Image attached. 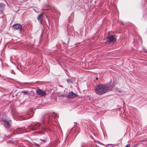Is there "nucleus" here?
<instances>
[{
  "label": "nucleus",
  "mask_w": 147,
  "mask_h": 147,
  "mask_svg": "<svg viewBox=\"0 0 147 147\" xmlns=\"http://www.w3.org/2000/svg\"><path fill=\"white\" fill-rule=\"evenodd\" d=\"M111 83L112 81L111 80L107 83L97 85L94 88L95 92L97 94L102 95L112 90L114 85L113 84H111Z\"/></svg>",
  "instance_id": "f257e3e1"
},
{
  "label": "nucleus",
  "mask_w": 147,
  "mask_h": 147,
  "mask_svg": "<svg viewBox=\"0 0 147 147\" xmlns=\"http://www.w3.org/2000/svg\"><path fill=\"white\" fill-rule=\"evenodd\" d=\"M53 116L52 113L46 114L42 117L40 119L41 121L43 124H48L49 125H51L53 121L52 119Z\"/></svg>",
  "instance_id": "f03ea898"
},
{
  "label": "nucleus",
  "mask_w": 147,
  "mask_h": 147,
  "mask_svg": "<svg viewBox=\"0 0 147 147\" xmlns=\"http://www.w3.org/2000/svg\"><path fill=\"white\" fill-rule=\"evenodd\" d=\"M7 116L6 114H4L3 117L0 120V122L6 129L9 128L12 124L11 120L9 118H7Z\"/></svg>",
  "instance_id": "7ed1b4c3"
},
{
  "label": "nucleus",
  "mask_w": 147,
  "mask_h": 147,
  "mask_svg": "<svg viewBox=\"0 0 147 147\" xmlns=\"http://www.w3.org/2000/svg\"><path fill=\"white\" fill-rule=\"evenodd\" d=\"M69 135L67 137L68 140L70 142H72L79 132V129L77 127H73L71 129Z\"/></svg>",
  "instance_id": "20e7f679"
},
{
  "label": "nucleus",
  "mask_w": 147,
  "mask_h": 147,
  "mask_svg": "<svg viewBox=\"0 0 147 147\" xmlns=\"http://www.w3.org/2000/svg\"><path fill=\"white\" fill-rule=\"evenodd\" d=\"M41 125L40 123L38 122H35L29 125V129L31 131L37 130Z\"/></svg>",
  "instance_id": "39448f33"
},
{
  "label": "nucleus",
  "mask_w": 147,
  "mask_h": 147,
  "mask_svg": "<svg viewBox=\"0 0 147 147\" xmlns=\"http://www.w3.org/2000/svg\"><path fill=\"white\" fill-rule=\"evenodd\" d=\"M47 6L48 7L47 9H45L46 10H49L51 9V11L53 12V13L54 14H55L57 17H59L60 16V13L58 11L55 7H50V6L47 4Z\"/></svg>",
  "instance_id": "423d86ee"
},
{
  "label": "nucleus",
  "mask_w": 147,
  "mask_h": 147,
  "mask_svg": "<svg viewBox=\"0 0 147 147\" xmlns=\"http://www.w3.org/2000/svg\"><path fill=\"white\" fill-rule=\"evenodd\" d=\"M45 126H42L41 127L39 128V131H36V133L39 134L44 135L45 134V131H47L50 130V129Z\"/></svg>",
  "instance_id": "0eeeda50"
},
{
  "label": "nucleus",
  "mask_w": 147,
  "mask_h": 147,
  "mask_svg": "<svg viewBox=\"0 0 147 147\" xmlns=\"http://www.w3.org/2000/svg\"><path fill=\"white\" fill-rule=\"evenodd\" d=\"M116 40L115 36L113 35L109 36L107 39V42L109 43H114Z\"/></svg>",
  "instance_id": "6e6552de"
},
{
  "label": "nucleus",
  "mask_w": 147,
  "mask_h": 147,
  "mask_svg": "<svg viewBox=\"0 0 147 147\" xmlns=\"http://www.w3.org/2000/svg\"><path fill=\"white\" fill-rule=\"evenodd\" d=\"M34 112L32 110H30L27 113V114L28 116H25L22 117V120H24L31 117L33 115Z\"/></svg>",
  "instance_id": "1a4fd4ad"
},
{
  "label": "nucleus",
  "mask_w": 147,
  "mask_h": 147,
  "mask_svg": "<svg viewBox=\"0 0 147 147\" xmlns=\"http://www.w3.org/2000/svg\"><path fill=\"white\" fill-rule=\"evenodd\" d=\"M92 142H89L87 144L84 142L82 143L81 147H93Z\"/></svg>",
  "instance_id": "9d476101"
},
{
  "label": "nucleus",
  "mask_w": 147,
  "mask_h": 147,
  "mask_svg": "<svg viewBox=\"0 0 147 147\" xmlns=\"http://www.w3.org/2000/svg\"><path fill=\"white\" fill-rule=\"evenodd\" d=\"M67 96L69 98H73L78 96V95L76 93H74L72 91H71L68 93Z\"/></svg>",
  "instance_id": "9b49d317"
},
{
  "label": "nucleus",
  "mask_w": 147,
  "mask_h": 147,
  "mask_svg": "<svg viewBox=\"0 0 147 147\" xmlns=\"http://www.w3.org/2000/svg\"><path fill=\"white\" fill-rule=\"evenodd\" d=\"M36 92L38 94L42 96H45L46 94V93L45 91L40 89L36 90Z\"/></svg>",
  "instance_id": "f8f14e48"
},
{
  "label": "nucleus",
  "mask_w": 147,
  "mask_h": 147,
  "mask_svg": "<svg viewBox=\"0 0 147 147\" xmlns=\"http://www.w3.org/2000/svg\"><path fill=\"white\" fill-rule=\"evenodd\" d=\"M21 27V25L18 24H14L12 26V27L14 30H18L19 28L21 31L22 30Z\"/></svg>",
  "instance_id": "ddd939ff"
},
{
  "label": "nucleus",
  "mask_w": 147,
  "mask_h": 147,
  "mask_svg": "<svg viewBox=\"0 0 147 147\" xmlns=\"http://www.w3.org/2000/svg\"><path fill=\"white\" fill-rule=\"evenodd\" d=\"M43 17V15L41 13L39 15H38V18L37 19L39 21V22L42 25V18Z\"/></svg>",
  "instance_id": "4468645a"
},
{
  "label": "nucleus",
  "mask_w": 147,
  "mask_h": 147,
  "mask_svg": "<svg viewBox=\"0 0 147 147\" xmlns=\"http://www.w3.org/2000/svg\"><path fill=\"white\" fill-rule=\"evenodd\" d=\"M47 136H45L43 138V139H40V140L42 142H40V144H42L44 143H46L47 140Z\"/></svg>",
  "instance_id": "2eb2a0df"
},
{
  "label": "nucleus",
  "mask_w": 147,
  "mask_h": 147,
  "mask_svg": "<svg viewBox=\"0 0 147 147\" xmlns=\"http://www.w3.org/2000/svg\"><path fill=\"white\" fill-rule=\"evenodd\" d=\"M74 18V15L72 14H71V16L69 17L68 21L69 22H71L73 20Z\"/></svg>",
  "instance_id": "dca6fc26"
},
{
  "label": "nucleus",
  "mask_w": 147,
  "mask_h": 147,
  "mask_svg": "<svg viewBox=\"0 0 147 147\" xmlns=\"http://www.w3.org/2000/svg\"><path fill=\"white\" fill-rule=\"evenodd\" d=\"M74 27L73 26H71L70 29L68 27L67 29V31L68 32L67 34L68 35L69 34V32L72 31Z\"/></svg>",
  "instance_id": "f3484780"
},
{
  "label": "nucleus",
  "mask_w": 147,
  "mask_h": 147,
  "mask_svg": "<svg viewBox=\"0 0 147 147\" xmlns=\"http://www.w3.org/2000/svg\"><path fill=\"white\" fill-rule=\"evenodd\" d=\"M28 92V91L27 90H23L22 91V93H23L24 95H26Z\"/></svg>",
  "instance_id": "a211bd4d"
},
{
  "label": "nucleus",
  "mask_w": 147,
  "mask_h": 147,
  "mask_svg": "<svg viewBox=\"0 0 147 147\" xmlns=\"http://www.w3.org/2000/svg\"><path fill=\"white\" fill-rule=\"evenodd\" d=\"M11 135H9L8 136H5L4 137V139H5L7 138V139H8L9 138H10L11 137Z\"/></svg>",
  "instance_id": "6ab92c4d"
},
{
  "label": "nucleus",
  "mask_w": 147,
  "mask_h": 147,
  "mask_svg": "<svg viewBox=\"0 0 147 147\" xmlns=\"http://www.w3.org/2000/svg\"><path fill=\"white\" fill-rule=\"evenodd\" d=\"M59 97L62 96V97H67V95H65L64 94H61L59 95Z\"/></svg>",
  "instance_id": "aec40b11"
},
{
  "label": "nucleus",
  "mask_w": 147,
  "mask_h": 147,
  "mask_svg": "<svg viewBox=\"0 0 147 147\" xmlns=\"http://www.w3.org/2000/svg\"><path fill=\"white\" fill-rule=\"evenodd\" d=\"M6 142L7 143V144H9V143H13V142H12V141L11 140H8V141H6Z\"/></svg>",
  "instance_id": "412c9836"
},
{
  "label": "nucleus",
  "mask_w": 147,
  "mask_h": 147,
  "mask_svg": "<svg viewBox=\"0 0 147 147\" xmlns=\"http://www.w3.org/2000/svg\"><path fill=\"white\" fill-rule=\"evenodd\" d=\"M92 143H93V144H92L93 147H94V146H95V147H98V146L97 145V144H95L94 143V142H92Z\"/></svg>",
  "instance_id": "4be33fe9"
},
{
  "label": "nucleus",
  "mask_w": 147,
  "mask_h": 147,
  "mask_svg": "<svg viewBox=\"0 0 147 147\" xmlns=\"http://www.w3.org/2000/svg\"><path fill=\"white\" fill-rule=\"evenodd\" d=\"M53 114H54V116L55 117H59V115L58 114L54 113H53Z\"/></svg>",
  "instance_id": "5701e85b"
},
{
  "label": "nucleus",
  "mask_w": 147,
  "mask_h": 147,
  "mask_svg": "<svg viewBox=\"0 0 147 147\" xmlns=\"http://www.w3.org/2000/svg\"><path fill=\"white\" fill-rule=\"evenodd\" d=\"M117 91L119 93H123V90H117Z\"/></svg>",
  "instance_id": "b1692460"
},
{
  "label": "nucleus",
  "mask_w": 147,
  "mask_h": 147,
  "mask_svg": "<svg viewBox=\"0 0 147 147\" xmlns=\"http://www.w3.org/2000/svg\"><path fill=\"white\" fill-rule=\"evenodd\" d=\"M20 133V132L19 133H18V132H17V131H16L13 133V134H19Z\"/></svg>",
  "instance_id": "393cba45"
},
{
  "label": "nucleus",
  "mask_w": 147,
  "mask_h": 147,
  "mask_svg": "<svg viewBox=\"0 0 147 147\" xmlns=\"http://www.w3.org/2000/svg\"><path fill=\"white\" fill-rule=\"evenodd\" d=\"M22 129L21 128H18L17 130L19 131L20 132L21 131Z\"/></svg>",
  "instance_id": "a878e982"
},
{
  "label": "nucleus",
  "mask_w": 147,
  "mask_h": 147,
  "mask_svg": "<svg viewBox=\"0 0 147 147\" xmlns=\"http://www.w3.org/2000/svg\"><path fill=\"white\" fill-rule=\"evenodd\" d=\"M11 73L13 74H15V73L13 70L11 71Z\"/></svg>",
  "instance_id": "bb28decb"
},
{
  "label": "nucleus",
  "mask_w": 147,
  "mask_h": 147,
  "mask_svg": "<svg viewBox=\"0 0 147 147\" xmlns=\"http://www.w3.org/2000/svg\"><path fill=\"white\" fill-rule=\"evenodd\" d=\"M4 5H4V4H3V3H1L0 4V6L1 7H2V6H4Z\"/></svg>",
  "instance_id": "cd10ccee"
},
{
  "label": "nucleus",
  "mask_w": 147,
  "mask_h": 147,
  "mask_svg": "<svg viewBox=\"0 0 147 147\" xmlns=\"http://www.w3.org/2000/svg\"><path fill=\"white\" fill-rule=\"evenodd\" d=\"M67 82H69L70 81H71L69 79H68L67 80Z\"/></svg>",
  "instance_id": "c85d7f7f"
},
{
  "label": "nucleus",
  "mask_w": 147,
  "mask_h": 147,
  "mask_svg": "<svg viewBox=\"0 0 147 147\" xmlns=\"http://www.w3.org/2000/svg\"><path fill=\"white\" fill-rule=\"evenodd\" d=\"M125 147H130V146L129 144H127L125 146Z\"/></svg>",
  "instance_id": "c756f323"
},
{
  "label": "nucleus",
  "mask_w": 147,
  "mask_h": 147,
  "mask_svg": "<svg viewBox=\"0 0 147 147\" xmlns=\"http://www.w3.org/2000/svg\"><path fill=\"white\" fill-rule=\"evenodd\" d=\"M95 142H96V143H98V142H99V141H97V140H96L95 141H94Z\"/></svg>",
  "instance_id": "7c9ffc66"
},
{
  "label": "nucleus",
  "mask_w": 147,
  "mask_h": 147,
  "mask_svg": "<svg viewBox=\"0 0 147 147\" xmlns=\"http://www.w3.org/2000/svg\"><path fill=\"white\" fill-rule=\"evenodd\" d=\"M24 84H27L28 83H27V82H25L24 83Z\"/></svg>",
  "instance_id": "2f4dec72"
},
{
  "label": "nucleus",
  "mask_w": 147,
  "mask_h": 147,
  "mask_svg": "<svg viewBox=\"0 0 147 147\" xmlns=\"http://www.w3.org/2000/svg\"><path fill=\"white\" fill-rule=\"evenodd\" d=\"M137 146V145L136 144H134V147H135L136 146Z\"/></svg>",
  "instance_id": "473e14b6"
},
{
  "label": "nucleus",
  "mask_w": 147,
  "mask_h": 147,
  "mask_svg": "<svg viewBox=\"0 0 147 147\" xmlns=\"http://www.w3.org/2000/svg\"><path fill=\"white\" fill-rule=\"evenodd\" d=\"M69 38H68V41L67 42V43H68L69 42Z\"/></svg>",
  "instance_id": "72a5a7b5"
},
{
  "label": "nucleus",
  "mask_w": 147,
  "mask_h": 147,
  "mask_svg": "<svg viewBox=\"0 0 147 147\" xmlns=\"http://www.w3.org/2000/svg\"><path fill=\"white\" fill-rule=\"evenodd\" d=\"M12 115H13V112H12Z\"/></svg>",
  "instance_id": "f704fd0d"
},
{
  "label": "nucleus",
  "mask_w": 147,
  "mask_h": 147,
  "mask_svg": "<svg viewBox=\"0 0 147 147\" xmlns=\"http://www.w3.org/2000/svg\"><path fill=\"white\" fill-rule=\"evenodd\" d=\"M37 145L38 146H39V144H37Z\"/></svg>",
  "instance_id": "c9c22d12"
},
{
  "label": "nucleus",
  "mask_w": 147,
  "mask_h": 147,
  "mask_svg": "<svg viewBox=\"0 0 147 147\" xmlns=\"http://www.w3.org/2000/svg\"><path fill=\"white\" fill-rule=\"evenodd\" d=\"M17 94H16V96H17Z\"/></svg>",
  "instance_id": "e433bc0d"
}]
</instances>
